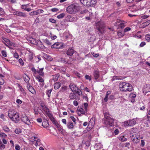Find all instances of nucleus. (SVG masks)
I'll list each match as a JSON object with an SVG mask.
<instances>
[{"label":"nucleus","mask_w":150,"mask_h":150,"mask_svg":"<svg viewBox=\"0 0 150 150\" xmlns=\"http://www.w3.org/2000/svg\"><path fill=\"white\" fill-rule=\"evenodd\" d=\"M2 129L6 132H8L10 130L9 128L7 126H4L3 127Z\"/></svg>","instance_id":"nucleus-31"},{"label":"nucleus","mask_w":150,"mask_h":150,"mask_svg":"<svg viewBox=\"0 0 150 150\" xmlns=\"http://www.w3.org/2000/svg\"><path fill=\"white\" fill-rule=\"evenodd\" d=\"M70 118L74 122L75 124H76V119L73 116H71L70 117Z\"/></svg>","instance_id":"nucleus-62"},{"label":"nucleus","mask_w":150,"mask_h":150,"mask_svg":"<svg viewBox=\"0 0 150 150\" xmlns=\"http://www.w3.org/2000/svg\"><path fill=\"white\" fill-rule=\"evenodd\" d=\"M13 13L14 15H16L19 17L24 18L27 17V15L25 13L19 11H14L13 12Z\"/></svg>","instance_id":"nucleus-9"},{"label":"nucleus","mask_w":150,"mask_h":150,"mask_svg":"<svg viewBox=\"0 0 150 150\" xmlns=\"http://www.w3.org/2000/svg\"><path fill=\"white\" fill-rule=\"evenodd\" d=\"M40 110V108H37V109H34L35 113L36 115H38V110Z\"/></svg>","instance_id":"nucleus-48"},{"label":"nucleus","mask_w":150,"mask_h":150,"mask_svg":"<svg viewBox=\"0 0 150 150\" xmlns=\"http://www.w3.org/2000/svg\"><path fill=\"white\" fill-rule=\"evenodd\" d=\"M85 144L87 146H89L90 144V142L89 141H87L85 142Z\"/></svg>","instance_id":"nucleus-60"},{"label":"nucleus","mask_w":150,"mask_h":150,"mask_svg":"<svg viewBox=\"0 0 150 150\" xmlns=\"http://www.w3.org/2000/svg\"><path fill=\"white\" fill-rule=\"evenodd\" d=\"M90 38H91V41H93L95 39V36L94 35H91V37H90Z\"/></svg>","instance_id":"nucleus-58"},{"label":"nucleus","mask_w":150,"mask_h":150,"mask_svg":"<svg viewBox=\"0 0 150 150\" xmlns=\"http://www.w3.org/2000/svg\"><path fill=\"white\" fill-rule=\"evenodd\" d=\"M74 52L75 51L73 49L71 48H69L67 50L66 54L67 55L71 56L73 55Z\"/></svg>","instance_id":"nucleus-15"},{"label":"nucleus","mask_w":150,"mask_h":150,"mask_svg":"<svg viewBox=\"0 0 150 150\" xmlns=\"http://www.w3.org/2000/svg\"><path fill=\"white\" fill-rule=\"evenodd\" d=\"M27 87L28 91L32 94H36V91L34 88L33 86L30 85V84L27 85Z\"/></svg>","instance_id":"nucleus-13"},{"label":"nucleus","mask_w":150,"mask_h":150,"mask_svg":"<svg viewBox=\"0 0 150 150\" xmlns=\"http://www.w3.org/2000/svg\"><path fill=\"white\" fill-rule=\"evenodd\" d=\"M69 97L71 99H76V100H79L80 99V96L76 95L75 93H71L69 95Z\"/></svg>","instance_id":"nucleus-12"},{"label":"nucleus","mask_w":150,"mask_h":150,"mask_svg":"<svg viewBox=\"0 0 150 150\" xmlns=\"http://www.w3.org/2000/svg\"><path fill=\"white\" fill-rule=\"evenodd\" d=\"M4 83V79L0 77V85H2Z\"/></svg>","instance_id":"nucleus-51"},{"label":"nucleus","mask_w":150,"mask_h":150,"mask_svg":"<svg viewBox=\"0 0 150 150\" xmlns=\"http://www.w3.org/2000/svg\"><path fill=\"white\" fill-rule=\"evenodd\" d=\"M21 120L22 122L26 125H30L31 123L28 117L25 114H22Z\"/></svg>","instance_id":"nucleus-7"},{"label":"nucleus","mask_w":150,"mask_h":150,"mask_svg":"<svg viewBox=\"0 0 150 150\" xmlns=\"http://www.w3.org/2000/svg\"><path fill=\"white\" fill-rule=\"evenodd\" d=\"M145 39L147 42H150V35L149 34H147L145 36Z\"/></svg>","instance_id":"nucleus-40"},{"label":"nucleus","mask_w":150,"mask_h":150,"mask_svg":"<svg viewBox=\"0 0 150 150\" xmlns=\"http://www.w3.org/2000/svg\"><path fill=\"white\" fill-rule=\"evenodd\" d=\"M5 13V12L3 9L0 7V15H3Z\"/></svg>","instance_id":"nucleus-43"},{"label":"nucleus","mask_w":150,"mask_h":150,"mask_svg":"<svg viewBox=\"0 0 150 150\" xmlns=\"http://www.w3.org/2000/svg\"><path fill=\"white\" fill-rule=\"evenodd\" d=\"M46 58L50 61H52L53 60V59L50 56L47 55L46 56Z\"/></svg>","instance_id":"nucleus-54"},{"label":"nucleus","mask_w":150,"mask_h":150,"mask_svg":"<svg viewBox=\"0 0 150 150\" xmlns=\"http://www.w3.org/2000/svg\"><path fill=\"white\" fill-rule=\"evenodd\" d=\"M58 79V76L57 75H54L53 77V80L54 81H57Z\"/></svg>","instance_id":"nucleus-41"},{"label":"nucleus","mask_w":150,"mask_h":150,"mask_svg":"<svg viewBox=\"0 0 150 150\" xmlns=\"http://www.w3.org/2000/svg\"><path fill=\"white\" fill-rule=\"evenodd\" d=\"M93 75L94 79H97L99 77V71L98 69L95 70L93 73Z\"/></svg>","instance_id":"nucleus-14"},{"label":"nucleus","mask_w":150,"mask_h":150,"mask_svg":"<svg viewBox=\"0 0 150 150\" xmlns=\"http://www.w3.org/2000/svg\"><path fill=\"white\" fill-rule=\"evenodd\" d=\"M67 126L69 129L73 128L74 125L73 123L71 122H68L67 124Z\"/></svg>","instance_id":"nucleus-23"},{"label":"nucleus","mask_w":150,"mask_h":150,"mask_svg":"<svg viewBox=\"0 0 150 150\" xmlns=\"http://www.w3.org/2000/svg\"><path fill=\"white\" fill-rule=\"evenodd\" d=\"M96 28L100 34L103 33L104 31L105 25L103 23L102 21H99L96 23Z\"/></svg>","instance_id":"nucleus-6"},{"label":"nucleus","mask_w":150,"mask_h":150,"mask_svg":"<svg viewBox=\"0 0 150 150\" xmlns=\"http://www.w3.org/2000/svg\"><path fill=\"white\" fill-rule=\"evenodd\" d=\"M42 125L44 127L46 128L49 126V125L47 121L46 120L42 122Z\"/></svg>","instance_id":"nucleus-24"},{"label":"nucleus","mask_w":150,"mask_h":150,"mask_svg":"<svg viewBox=\"0 0 150 150\" xmlns=\"http://www.w3.org/2000/svg\"><path fill=\"white\" fill-rule=\"evenodd\" d=\"M63 46V44L61 42H56L52 45L51 47L52 48L59 49Z\"/></svg>","instance_id":"nucleus-10"},{"label":"nucleus","mask_w":150,"mask_h":150,"mask_svg":"<svg viewBox=\"0 0 150 150\" xmlns=\"http://www.w3.org/2000/svg\"><path fill=\"white\" fill-rule=\"evenodd\" d=\"M131 139L134 143H137L140 141V137L138 134H135L130 136Z\"/></svg>","instance_id":"nucleus-8"},{"label":"nucleus","mask_w":150,"mask_h":150,"mask_svg":"<svg viewBox=\"0 0 150 150\" xmlns=\"http://www.w3.org/2000/svg\"><path fill=\"white\" fill-rule=\"evenodd\" d=\"M31 70L34 73V74H36L37 73V70L34 67H33L31 68Z\"/></svg>","instance_id":"nucleus-53"},{"label":"nucleus","mask_w":150,"mask_h":150,"mask_svg":"<svg viewBox=\"0 0 150 150\" xmlns=\"http://www.w3.org/2000/svg\"><path fill=\"white\" fill-rule=\"evenodd\" d=\"M69 87L73 92H74V91H75L77 88H78L75 84L73 83H70Z\"/></svg>","instance_id":"nucleus-16"},{"label":"nucleus","mask_w":150,"mask_h":150,"mask_svg":"<svg viewBox=\"0 0 150 150\" xmlns=\"http://www.w3.org/2000/svg\"><path fill=\"white\" fill-rule=\"evenodd\" d=\"M23 79L26 83L27 85H28L30 84L29 83V81L30 80V78L26 74L25 76H23Z\"/></svg>","instance_id":"nucleus-18"},{"label":"nucleus","mask_w":150,"mask_h":150,"mask_svg":"<svg viewBox=\"0 0 150 150\" xmlns=\"http://www.w3.org/2000/svg\"><path fill=\"white\" fill-rule=\"evenodd\" d=\"M67 87L66 86H62L61 88L60 91H64L67 90Z\"/></svg>","instance_id":"nucleus-37"},{"label":"nucleus","mask_w":150,"mask_h":150,"mask_svg":"<svg viewBox=\"0 0 150 150\" xmlns=\"http://www.w3.org/2000/svg\"><path fill=\"white\" fill-rule=\"evenodd\" d=\"M15 132L16 134H19L21 132V131L20 129H16L14 131Z\"/></svg>","instance_id":"nucleus-44"},{"label":"nucleus","mask_w":150,"mask_h":150,"mask_svg":"<svg viewBox=\"0 0 150 150\" xmlns=\"http://www.w3.org/2000/svg\"><path fill=\"white\" fill-rule=\"evenodd\" d=\"M88 105V104L87 103H84V109L86 112L87 111V107Z\"/></svg>","instance_id":"nucleus-56"},{"label":"nucleus","mask_w":150,"mask_h":150,"mask_svg":"<svg viewBox=\"0 0 150 150\" xmlns=\"http://www.w3.org/2000/svg\"><path fill=\"white\" fill-rule=\"evenodd\" d=\"M43 68H39V69L37 70V73L41 76H43L44 75V72L43 71Z\"/></svg>","instance_id":"nucleus-21"},{"label":"nucleus","mask_w":150,"mask_h":150,"mask_svg":"<svg viewBox=\"0 0 150 150\" xmlns=\"http://www.w3.org/2000/svg\"><path fill=\"white\" fill-rule=\"evenodd\" d=\"M129 126H132L134 125L136 123V121L134 119L129 120Z\"/></svg>","instance_id":"nucleus-22"},{"label":"nucleus","mask_w":150,"mask_h":150,"mask_svg":"<svg viewBox=\"0 0 150 150\" xmlns=\"http://www.w3.org/2000/svg\"><path fill=\"white\" fill-rule=\"evenodd\" d=\"M5 147V146L3 144L2 141L0 140V149H3Z\"/></svg>","instance_id":"nucleus-35"},{"label":"nucleus","mask_w":150,"mask_h":150,"mask_svg":"<svg viewBox=\"0 0 150 150\" xmlns=\"http://www.w3.org/2000/svg\"><path fill=\"white\" fill-rule=\"evenodd\" d=\"M95 118L94 117H92L88 123V126H91V127L93 126L95 123Z\"/></svg>","instance_id":"nucleus-19"},{"label":"nucleus","mask_w":150,"mask_h":150,"mask_svg":"<svg viewBox=\"0 0 150 150\" xmlns=\"http://www.w3.org/2000/svg\"><path fill=\"white\" fill-rule=\"evenodd\" d=\"M28 54V58L30 60H31L33 58V54L32 53L30 52Z\"/></svg>","instance_id":"nucleus-38"},{"label":"nucleus","mask_w":150,"mask_h":150,"mask_svg":"<svg viewBox=\"0 0 150 150\" xmlns=\"http://www.w3.org/2000/svg\"><path fill=\"white\" fill-rule=\"evenodd\" d=\"M124 125L125 126H129V120L124 122Z\"/></svg>","instance_id":"nucleus-47"},{"label":"nucleus","mask_w":150,"mask_h":150,"mask_svg":"<svg viewBox=\"0 0 150 150\" xmlns=\"http://www.w3.org/2000/svg\"><path fill=\"white\" fill-rule=\"evenodd\" d=\"M120 90L122 91L130 92L132 90V86L129 83L126 82L120 83L119 85Z\"/></svg>","instance_id":"nucleus-2"},{"label":"nucleus","mask_w":150,"mask_h":150,"mask_svg":"<svg viewBox=\"0 0 150 150\" xmlns=\"http://www.w3.org/2000/svg\"><path fill=\"white\" fill-rule=\"evenodd\" d=\"M136 95L133 93H130L129 95L130 98H135Z\"/></svg>","instance_id":"nucleus-52"},{"label":"nucleus","mask_w":150,"mask_h":150,"mask_svg":"<svg viewBox=\"0 0 150 150\" xmlns=\"http://www.w3.org/2000/svg\"><path fill=\"white\" fill-rule=\"evenodd\" d=\"M18 62L21 65L23 66L24 65V63L22 59H19L18 60Z\"/></svg>","instance_id":"nucleus-46"},{"label":"nucleus","mask_w":150,"mask_h":150,"mask_svg":"<svg viewBox=\"0 0 150 150\" xmlns=\"http://www.w3.org/2000/svg\"><path fill=\"white\" fill-rule=\"evenodd\" d=\"M105 118L104 123L107 126H112L114 125V120L113 118L107 116V115H105Z\"/></svg>","instance_id":"nucleus-5"},{"label":"nucleus","mask_w":150,"mask_h":150,"mask_svg":"<svg viewBox=\"0 0 150 150\" xmlns=\"http://www.w3.org/2000/svg\"><path fill=\"white\" fill-rule=\"evenodd\" d=\"M39 10V9L38 10L35 11H34L33 12H30L29 14L30 16H34L37 15L39 14L38 11Z\"/></svg>","instance_id":"nucleus-29"},{"label":"nucleus","mask_w":150,"mask_h":150,"mask_svg":"<svg viewBox=\"0 0 150 150\" xmlns=\"http://www.w3.org/2000/svg\"><path fill=\"white\" fill-rule=\"evenodd\" d=\"M36 79H37L38 80V81L41 83H42V85H44V80L40 76H39L38 77H36Z\"/></svg>","instance_id":"nucleus-30"},{"label":"nucleus","mask_w":150,"mask_h":150,"mask_svg":"<svg viewBox=\"0 0 150 150\" xmlns=\"http://www.w3.org/2000/svg\"><path fill=\"white\" fill-rule=\"evenodd\" d=\"M79 7L75 4H72L68 6L66 8V11L69 14H75L78 12Z\"/></svg>","instance_id":"nucleus-3"},{"label":"nucleus","mask_w":150,"mask_h":150,"mask_svg":"<svg viewBox=\"0 0 150 150\" xmlns=\"http://www.w3.org/2000/svg\"><path fill=\"white\" fill-rule=\"evenodd\" d=\"M30 42L31 43L35 45L37 44L36 41L35 39L33 38H30Z\"/></svg>","instance_id":"nucleus-33"},{"label":"nucleus","mask_w":150,"mask_h":150,"mask_svg":"<svg viewBox=\"0 0 150 150\" xmlns=\"http://www.w3.org/2000/svg\"><path fill=\"white\" fill-rule=\"evenodd\" d=\"M137 129L136 128H132L130 131V135H133L135 134H138L137 132Z\"/></svg>","instance_id":"nucleus-20"},{"label":"nucleus","mask_w":150,"mask_h":150,"mask_svg":"<svg viewBox=\"0 0 150 150\" xmlns=\"http://www.w3.org/2000/svg\"><path fill=\"white\" fill-rule=\"evenodd\" d=\"M65 15L64 13H62L58 15L57 16V18L58 19L62 18H63Z\"/></svg>","instance_id":"nucleus-34"},{"label":"nucleus","mask_w":150,"mask_h":150,"mask_svg":"<svg viewBox=\"0 0 150 150\" xmlns=\"http://www.w3.org/2000/svg\"><path fill=\"white\" fill-rule=\"evenodd\" d=\"M85 78L87 80H89V81H91V78L88 75H86L85 76Z\"/></svg>","instance_id":"nucleus-57"},{"label":"nucleus","mask_w":150,"mask_h":150,"mask_svg":"<svg viewBox=\"0 0 150 150\" xmlns=\"http://www.w3.org/2000/svg\"><path fill=\"white\" fill-rule=\"evenodd\" d=\"M52 91V89H51L50 90H48L47 91L46 93L49 97H50L51 93Z\"/></svg>","instance_id":"nucleus-42"},{"label":"nucleus","mask_w":150,"mask_h":150,"mask_svg":"<svg viewBox=\"0 0 150 150\" xmlns=\"http://www.w3.org/2000/svg\"><path fill=\"white\" fill-rule=\"evenodd\" d=\"M118 138L120 141L122 142L126 141L127 139L125 138L123 135L120 136L118 137Z\"/></svg>","instance_id":"nucleus-26"},{"label":"nucleus","mask_w":150,"mask_h":150,"mask_svg":"<svg viewBox=\"0 0 150 150\" xmlns=\"http://www.w3.org/2000/svg\"><path fill=\"white\" fill-rule=\"evenodd\" d=\"M115 79H118V80H121V79L119 77L116 76H114L113 77L112 79V81H113Z\"/></svg>","instance_id":"nucleus-49"},{"label":"nucleus","mask_w":150,"mask_h":150,"mask_svg":"<svg viewBox=\"0 0 150 150\" xmlns=\"http://www.w3.org/2000/svg\"><path fill=\"white\" fill-rule=\"evenodd\" d=\"M146 45V42H142L140 44V47H143Z\"/></svg>","instance_id":"nucleus-61"},{"label":"nucleus","mask_w":150,"mask_h":150,"mask_svg":"<svg viewBox=\"0 0 150 150\" xmlns=\"http://www.w3.org/2000/svg\"><path fill=\"white\" fill-rule=\"evenodd\" d=\"M14 57L16 59H18L19 55L16 52L14 54Z\"/></svg>","instance_id":"nucleus-63"},{"label":"nucleus","mask_w":150,"mask_h":150,"mask_svg":"<svg viewBox=\"0 0 150 150\" xmlns=\"http://www.w3.org/2000/svg\"><path fill=\"white\" fill-rule=\"evenodd\" d=\"M8 116L11 120L16 123L18 122L20 120L19 114L16 111L12 110L8 112Z\"/></svg>","instance_id":"nucleus-1"},{"label":"nucleus","mask_w":150,"mask_h":150,"mask_svg":"<svg viewBox=\"0 0 150 150\" xmlns=\"http://www.w3.org/2000/svg\"><path fill=\"white\" fill-rule=\"evenodd\" d=\"M7 136V135L6 134L2 132L0 133V137H1L4 139V138L6 137Z\"/></svg>","instance_id":"nucleus-36"},{"label":"nucleus","mask_w":150,"mask_h":150,"mask_svg":"<svg viewBox=\"0 0 150 150\" xmlns=\"http://www.w3.org/2000/svg\"><path fill=\"white\" fill-rule=\"evenodd\" d=\"M143 91V93L145 94L148 92H150V86L149 85L144 87Z\"/></svg>","instance_id":"nucleus-17"},{"label":"nucleus","mask_w":150,"mask_h":150,"mask_svg":"<svg viewBox=\"0 0 150 150\" xmlns=\"http://www.w3.org/2000/svg\"><path fill=\"white\" fill-rule=\"evenodd\" d=\"M52 122L56 126L57 128H59L60 127V125L58 124L57 121L55 120L53 122Z\"/></svg>","instance_id":"nucleus-39"},{"label":"nucleus","mask_w":150,"mask_h":150,"mask_svg":"<svg viewBox=\"0 0 150 150\" xmlns=\"http://www.w3.org/2000/svg\"><path fill=\"white\" fill-rule=\"evenodd\" d=\"M43 110L47 115H48L49 113H51L50 110L47 107H46V108L44 109Z\"/></svg>","instance_id":"nucleus-32"},{"label":"nucleus","mask_w":150,"mask_h":150,"mask_svg":"<svg viewBox=\"0 0 150 150\" xmlns=\"http://www.w3.org/2000/svg\"><path fill=\"white\" fill-rule=\"evenodd\" d=\"M49 21L53 23H56V20L52 18H50L49 19Z\"/></svg>","instance_id":"nucleus-55"},{"label":"nucleus","mask_w":150,"mask_h":150,"mask_svg":"<svg viewBox=\"0 0 150 150\" xmlns=\"http://www.w3.org/2000/svg\"><path fill=\"white\" fill-rule=\"evenodd\" d=\"M61 84L60 82H56L54 84V87L55 89H58L61 86Z\"/></svg>","instance_id":"nucleus-25"},{"label":"nucleus","mask_w":150,"mask_h":150,"mask_svg":"<svg viewBox=\"0 0 150 150\" xmlns=\"http://www.w3.org/2000/svg\"><path fill=\"white\" fill-rule=\"evenodd\" d=\"M41 106L43 108V110L46 108V107H47L44 103H41Z\"/></svg>","instance_id":"nucleus-59"},{"label":"nucleus","mask_w":150,"mask_h":150,"mask_svg":"<svg viewBox=\"0 0 150 150\" xmlns=\"http://www.w3.org/2000/svg\"><path fill=\"white\" fill-rule=\"evenodd\" d=\"M43 40L44 43L46 44L47 45H50L52 44V43L47 38L43 39Z\"/></svg>","instance_id":"nucleus-28"},{"label":"nucleus","mask_w":150,"mask_h":150,"mask_svg":"<svg viewBox=\"0 0 150 150\" xmlns=\"http://www.w3.org/2000/svg\"><path fill=\"white\" fill-rule=\"evenodd\" d=\"M74 92L78 94V95H77L79 96L80 95H82V91L78 88H77L76 89V90L75 91H74Z\"/></svg>","instance_id":"nucleus-27"},{"label":"nucleus","mask_w":150,"mask_h":150,"mask_svg":"<svg viewBox=\"0 0 150 150\" xmlns=\"http://www.w3.org/2000/svg\"><path fill=\"white\" fill-rule=\"evenodd\" d=\"M84 6L88 7L93 6L96 3V0H80Z\"/></svg>","instance_id":"nucleus-4"},{"label":"nucleus","mask_w":150,"mask_h":150,"mask_svg":"<svg viewBox=\"0 0 150 150\" xmlns=\"http://www.w3.org/2000/svg\"><path fill=\"white\" fill-rule=\"evenodd\" d=\"M150 23V20H148L144 23V24L146 25H148Z\"/></svg>","instance_id":"nucleus-64"},{"label":"nucleus","mask_w":150,"mask_h":150,"mask_svg":"<svg viewBox=\"0 0 150 150\" xmlns=\"http://www.w3.org/2000/svg\"><path fill=\"white\" fill-rule=\"evenodd\" d=\"M3 40L2 42L6 46L8 47V46H12V43L9 40L5 38H3Z\"/></svg>","instance_id":"nucleus-11"},{"label":"nucleus","mask_w":150,"mask_h":150,"mask_svg":"<svg viewBox=\"0 0 150 150\" xmlns=\"http://www.w3.org/2000/svg\"><path fill=\"white\" fill-rule=\"evenodd\" d=\"M1 54L2 56L6 57H7V53L6 52L5 50H2L1 51Z\"/></svg>","instance_id":"nucleus-45"},{"label":"nucleus","mask_w":150,"mask_h":150,"mask_svg":"<svg viewBox=\"0 0 150 150\" xmlns=\"http://www.w3.org/2000/svg\"><path fill=\"white\" fill-rule=\"evenodd\" d=\"M81 112V113L82 114H84L85 113V110H84L82 108H80L79 110Z\"/></svg>","instance_id":"nucleus-50"}]
</instances>
